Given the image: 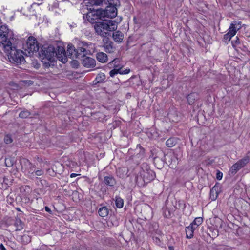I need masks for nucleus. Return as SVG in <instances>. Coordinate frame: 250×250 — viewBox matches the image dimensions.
Instances as JSON below:
<instances>
[{"instance_id": "33", "label": "nucleus", "mask_w": 250, "mask_h": 250, "mask_svg": "<svg viewBox=\"0 0 250 250\" xmlns=\"http://www.w3.org/2000/svg\"><path fill=\"white\" fill-rule=\"evenodd\" d=\"M120 61L119 59L116 58V59H114L113 61H112L111 62H110V63H109V64L110 65H113L114 68H115V66L116 65H119L123 66V65L120 63Z\"/></svg>"}, {"instance_id": "10", "label": "nucleus", "mask_w": 250, "mask_h": 250, "mask_svg": "<svg viewBox=\"0 0 250 250\" xmlns=\"http://www.w3.org/2000/svg\"><path fill=\"white\" fill-rule=\"evenodd\" d=\"M241 22L236 21L232 22L228 29V33L232 37L235 36L237 31L241 28Z\"/></svg>"}, {"instance_id": "21", "label": "nucleus", "mask_w": 250, "mask_h": 250, "mask_svg": "<svg viewBox=\"0 0 250 250\" xmlns=\"http://www.w3.org/2000/svg\"><path fill=\"white\" fill-rule=\"evenodd\" d=\"M109 209L106 207H102L98 210V214L102 217H104L108 215Z\"/></svg>"}, {"instance_id": "44", "label": "nucleus", "mask_w": 250, "mask_h": 250, "mask_svg": "<svg viewBox=\"0 0 250 250\" xmlns=\"http://www.w3.org/2000/svg\"><path fill=\"white\" fill-rule=\"evenodd\" d=\"M22 238L23 239H24V238L26 239L27 242H28V241L30 242L31 241L30 238L28 236L23 235L22 236Z\"/></svg>"}, {"instance_id": "43", "label": "nucleus", "mask_w": 250, "mask_h": 250, "mask_svg": "<svg viewBox=\"0 0 250 250\" xmlns=\"http://www.w3.org/2000/svg\"><path fill=\"white\" fill-rule=\"evenodd\" d=\"M44 209L46 212H47L49 213H51L52 212L50 208L48 207H47V206L45 207Z\"/></svg>"}, {"instance_id": "29", "label": "nucleus", "mask_w": 250, "mask_h": 250, "mask_svg": "<svg viewBox=\"0 0 250 250\" xmlns=\"http://www.w3.org/2000/svg\"><path fill=\"white\" fill-rule=\"evenodd\" d=\"M135 181L138 184L142 185L144 183V177L141 171L136 176Z\"/></svg>"}, {"instance_id": "3", "label": "nucleus", "mask_w": 250, "mask_h": 250, "mask_svg": "<svg viewBox=\"0 0 250 250\" xmlns=\"http://www.w3.org/2000/svg\"><path fill=\"white\" fill-rule=\"evenodd\" d=\"M13 41V40L8 41L7 44L5 45L4 51L9 54V58L13 62L17 63H22L24 61V58L22 54V51L16 49L15 44L12 42Z\"/></svg>"}, {"instance_id": "12", "label": "nucleus", "mask_w": 250, "mask_h": 250, "mask_svg": "<svg viewBox=\"0 0 250 250\" xmlns=\"http://www.w3.org/2000/svg\"><path fill=\"white\" fill-rule=\"evenodd\" d=\"M144 177V183H147L150 181L153 180L155 178V173L152 171H144V170H141Z\"/></svg>"}, {"instance_id": "11", "label": "nucleus", "mask_w": 250, "mask_h": 250, "mask_svg": "<svg viewBox=\"0 0 250 250\" xmlns=\"http://www.w3.org/2000/svg\"><path fill=\"white\" fill-rule=\"evenodd\" d=\"M82 64L87 68H93L96 65L95 60L89 57H84L82 59Z\"/></svg>"}, {"instance_id": "36", "label": "nucleus", "mask_w": 250, "mask_h": 250, "mask_svg": "<svg viewBox=\"0 0 250 250\" xmlns=\"http://www.w3.org/2000/svg\"><path fill=\"white\" fill-rule=\"evenodd\" d=\"M90 3L93 5H100L103 2V0H89Z\"/></svg>"}, {"instance_id": "17", "label": "nucleus", "mask_w": 250, "mask_h": 250, "mask_svg": "<svg viewBox=\"0 0 250 250\" xmlns=\"http://www.w3.org/2000/svg\"><path fill=\"white\" fill-rule=\"evenodd\" d=\"M112 37L115 42H121L124 38V34L121 31H117L113 33Z\"/></svg>"}, {"instance_id": "30", "label": "nucleus", "mask_w": 250, "mask_h": 250, "mask_svg": "<svg viewBox=\"0 0 250 250\" xmlns=\"http://www.w3.org/2000/svg\"><path fill=\"white\" fill-rule=\"evenodd\" d=\"M176 144V140L174 138H170L166 142V145L168 147H172L174 146Z\"/></svg>"}, {"instance_id": "7", "label": "nucleus", "mask_w": 250, "mask_h": 250, "mask_svg": "<svg viewBox=\"0 0 250 250\" xmlns=\"http://www.w3.org/2000/svg\"><path fill=\"white\" fill-rule=\"evenodd\" d=\"M13 32L10 31L6 25L0 27V45H3L4 49L8 40H13Z\"/></svg>"}, {"instance_id": "49", "label": "nucleus", "mask_w": 250, "mask_h": 250, "mask_svg": "<svg viewBox=\"0 0 250 250\" xmlns=\"http://www.w3.org/2000/svg\"><path fill=\"white\" fill-rule=\"evenodd\" d=\"M91 14V13H88V14H87V15H86V17H90V16L89 15V14Z\"/></svg>"}, {"instance_id": "41", "label": "nucleus", "mask_w": 250, "mask_h": 250, "mask_svg": "<svg viewBox=\"0 0 250 250\" xmlns=\"http://www.w3.org/2000/svg\"><path fill=\"white\" fill-rule=\"evenodd\" d=\"M231 43L233 46L234 45V44H237L240 43V41L239 38L237 37L236 40H233L231 41Z\"/></svg>"}, {"instance_id": "23", "label": "nucleus", "mask_w": 250, "mask_h": 250, "mask_svg": "<svg viewBox=\"0 0 250 250\" xmlns=\"http://www.w3.org/2000/svg\"><path fill=\"white\" fill-rule=\"evenodd\" d=\"M250 158L248 156H246L242 159L237 161V163L241 167V168L244 167L249 162Z\"/></svg>"}, {"instance_id": "28", "label": "nucleus", "mask_w": 250, "mask_h": 250, "mask_svg": "<svg viewBox=\"0 0 250 250\" xmlns=\"http://www.w3.org/2000/svg\"><path fill=\"white\" fill-rule=\"evenodd\" d=\"M115 204L116 206L119 208H123L124 205L123 199H122L120 197L116 196L115 197Z\"/></svg>"}, {"instance_id": "24", "label": "nucleus", "mask_w": 250, "mask_h": 250, "mask_svg": "<svg viewBox=\"0 0 250 250\" xmlns=\"http://www.w3.org/2000/svg\"><path fill=\"white\" fill-rule=\"evenodd\" d=\"M203 219L202 217H196L190 224L196 229L199 226L202 224Z\"/></svg>"}, {"instance_id": "9", "label": "nucleus", "mask_w": 250, "mask_h": 250, "mask_svg": "<svg viewBox=\"0 0 250 250\" xmlns=\"http://www.w3.org/2000/svg\"><path fill=\"white\" fill-rule=\"evenodd\" d=\"M57 58L58 60L63 63H65L67 61V57L66 55V52L64 48L61 46H57L55 48V58Z\"/></svg>"}, {"instance_id": "13", "label": "nucleus", "mask_w": 250, "mask_h": 250, "mask_svg": "<svg viewBox=\"0 0 250 250\" xmlns=\"http://www.w3.org/2000/svg\"><path fill=\"white\" fill-rule=\"evenodd\" d=\"M103 41L104 42V50L107 53L113 52L115 48L113 47V42L109 41V39L107 37L104 38Z\"/></svg>"}, {"instance_id": "40", "label": "nucleus", "mask_w": 250, "mask_h": 250, "mask_svg": "<svg viewBox=\"0 0 250 250\" xmlns=\"http://www.w3.org/2000/svg\"><path fill=\"white\" fill-rule=\"evenodd\" d=\"M42 62L43 63L45 67H49L50 66V62L48 61V62H46L45 60H42Z\"/></svg>"}, {"instance_id": "42", "label": "nucleus", "mask_w": 250, "mask_h": 250, "mask_svg": "<svg viewBox=\"0 0 250 250\" xmlns=\"http://www.w3.org/2000/svg\"><path fill=\"white\" fill-rule=\"evenodd\" d=\"M223 174L220 172H217L216 174V178L218 180H220L222 178Z\"/></svg>"}, {"instance_id": "15", "label": "nucleus", "mask_w": 250, "mask_h": 250, "mask_svg": "<svg viewBox=\"0 0 250 250\" xmlns=\"http://www.w3.org/2000/svg\"><path fill=\"white\" fill-rule=\"evenodd\" d=\"M104 183L108 186L113 187L116 184V181L112 176H105L104 180Z\"/></svg>"}, {"instance_id": "47", "label": "nucleus", "mask_w": 250, "mask_h": 250, "mask_svg": "<svg viewBox=\"0 0 250 250\" xmlns=\"http://www.w3.org/2000/svg\"><path fill=\"white\" fill-rule=\"evenodd\" d=\"M77 176V174H76V173H71V174H70V177H71V178L75 177H76Z\"/></svg>"}, {"instance_id": "39", "label": "nucleus", "mask_w": 250, "mask_h": 250, "mask_svg": "<svg viewBox=\"0 0 250 250\" xmlns=\"http://www.w3.org/2000/svg\"><path fill=\"white\" fill-rule=\"evenodd\" d=\"M122 68H120L119 74L121 75L127 74L130 72L129 68H126L125 70H122Z\"/></svg>"}, {"instance_id": "2", "label": "nucleus", "mask_w": 250, "mask_h": 250, "mask_svg": "<svg viewBox=\"0 0 250 250\" xmlns=\"http://www.w3.org/2000/svg\"><path fill=\"white\" fill-rule=\"evenodd\" d=\"M88 45V43L84 42H81L77 48L72 44H69L66 52L67 56L72 59H80L84 58L88 52L86 49Z\"/></svg>"}, {"instance_id": "8", "label": "nucleus", "mask_w": 250, "mask_h": 250, "mask_svg": "<svg viewBox=\"0 0 250 250\" xmlns=\"http://www.w3.org/2000/svg\"><path fill=\"white\" fill-rule=\"evenodd\" d=\"M39 44L36 39L33 36H30L26 42L25 50L28 51L29 53H33L39 51Z\"/></svg>"}, {"instance_id": "38", "label": "nucleus", "mask_w": 250, "mask_h": 250, "mask_svg": "<svg viewBox=\"0 0 250 250\" xmlns=\"http://www.w3.org/2000/svg\"><path fill=\"white\" fill-rule=\"evenodd\" d=\"M43 173H44V172L42 169H38V170H36L35 169V171H34V178L36 176H41V175H43Z\"/></svg>"}, {"instance_id": "22", "label": "nucleus", "mask_w": 250, "mask_h": 250, "mask_svg": "<svg viewBox=\"0 0 250 250\" xmlns=\"http://www.w3.org/2000/svg\"><path fill=\"white\" fill-rule=\"evenodd\" d=\"M136 151L138 152L136 157L139 159H142L145 154V149L141 147L140 144L137 145Z\"/></svg>"}, {"instance_id": "32", "label": "nucleus", "mask_w": 250, "mask_h": 250, "mask_svg": "<svg viewBox=\"0 0 250 250\" xmlns=\"http://www.w3.org/2000/svg\"><path fill=\"white\" fill-rule=\"evenodd\" d=\"M31 115V113L27 110L21 111L19 114V117L21 118H26Z\"/></svg>"}, {"instance_id": "16", "label": "nucleus", "mask_w": 250, "mask_h": 250, "mask_svg": "<svg viewBox=\"0 0 250 250\" xmlns=\"http://www.w3.org/2000/svg\"><path fill=\"white\" fill-rule=\"evenodd\" d=\"M196 229L191 224L185 228L186 237L188 239L192 238L193 237V233Z\"/></svg>"}, {"instance_id": "25", "label": "nucleus", "mask_w": 250, "mask_h": 250, "mask_svg": "<svg viewBox=\"0 0 250 250\" xmlns=\"http://www.w3.org/2000/svg\"><path fill=\"white\" fill-rule=\"evenodd\" d=\"M106 79L105 74L103 73H100L95 78L96 83H101L104 82Z\"/></svg>"}, {"instance_id": "31", "label": "nucleus", "mask_w": 250, "mask_h": 250, "mask_svg": "<svg viewBox=\"0 0 250 250\" xmlns=\"http://www.w3.org/2000/svg\"><path fill=\"white\" fill-rule=\"evenodd\" d=\"M15 226L16 227V231L21 230L23 228V223L20 219H16Z\"/></svg>"}, {"instance_id": "46", "label": "nucleus", "mask_w": 250, "mask_h": 250, "mask_svg": "<svg viewBox=\"0 0 250 250\" xmlns=\"http://www.w3.org/2000/svg\"><path fill=\"white\" fill-rule=\"evenodd\" d=\"M7 161H8V159H5V165H6V166L7 167H10V166H12V165H13V164H12V163H11V164H9V165H8V164H7Z\"/></svg>"}, {"instance_id": "4", "label": "nucleus", "mask_w": 250, "mask_h": 250, "mask_svg": "<svg viewBox=\"0 0 250 250\" xmlns=\"http://www.w3.org/2000/svg\"><path fill=\"white\" fill-rule=\"evenodd\" d=\"M42 60H46L50 62L55 61V48L52 45H44L39 53Z\"/></svg>"}, {"instance_id": "14", "label": "nucleus", "mask_w": 250, "mask_h": 250, "mask_svg": "<svg viewBox=\"0 0 250 250\" xmlns=\"http://www.w3.org/2000/svg\"><path fill=\"white\" fill-rule=\"evenodd\" d=\"M199 99V95L197 93H191L187 97V102L189 104H193Z\"/></svg>"}, {"instance_id": "37", "label": "nucleus", "mask_w": 250, "mask_h": 250, "mask_svg": "<svg viewBox=\"0 0 250 250\" xmlns=\"http://www.w3.org/2000/svg\"><path fill=\"white\" fill-rule=\"evenodd\" d=\"M233 37L228 32L224 35L223 41L225 42H229Z\"/></svg>"}, {"instance_id": "19", "label": "nucleus", "mask_w": 250, "mask_h": 250, "mask_svg": "<svg viewBox=\"0 0 250 250\" xmlns=\"http://www.w3.org/2000/svg\"><path fill=\"white\" fill-rule=\"evenodd\" d=\"M97 60L102 63L106 62L108 60L107 55L104 52H98L96 54Z\"/></svg>"}, {"instance_id": "45", "label": "nucleus", "mask_w": 250, "mask_h": 250, "mask_svg": "<svg viewBox=\"0 0 250 250\" xmlns=\"http://www.w3.org/2000/svg\"><path fill=\"white\" fill-rule=\"evenodd\" d=\"M0 250H7L4 245L2 244H1L0 245Z\"/></svg>"}, {"instance_id": "34", "label": "nucleus", "mask_w": 250, "mask_h": 250, "mask_svg": "<svg viewBox=\"0 0 250 250\" xmlns=\"http://www.w3.org/2000/svg\"><path fill=\"white\" fill-rule=\"evenodd\" d=\"M106 1L108 4V6H114L117 7L120 3L119 0H106Z\"/></svg>"}, {"instance_id": "26", "label": "nucleus", "mask_w": 250, "mask_h": 250, "mask_svg": "<svg viewBox=\"0 0 250 250\" xmlns=\"http://www.w3.org/2000/svg\"><path fill=\"white\" fill-rule=\"evenodd\" d=\"M120 68H123V66H120L119 65H116L115 66V68L113 69L109 72L110 76L111 77H114L115 75L117 74H119Z\"/></svg>"}, {"instance_id": "20", "label": "nucleus", "mask_w": 250, "mask_h": 250, "mask_svg": "<svg viewBox=\"0 0 250 250\" xmlns=\"http://www.w3.org/2000/svg\"><path fill=\"white\" fill-rule=\"evenodd\" d=\"M219 187L215 185L210 189V198L212 200H215L219 194Z\"/></svg>"}, {"instance_id": "18", "label": "nucleus", "mask_w": 250, "mask_h": 250, "mask_svg": "<svg viewBox=\"0 0 250 250\" xmlns=\"http://www.w3.org/2000/svg\"><path fill=\"white\" fill-rule=\"evenodd\" d=\"M128 170L125 167H122L118 168L117 170L118 176L121 178H125L127 177V173Z\"/></svg>"}, {"instance_id": "27", "label": "nucleus", "mask_w": 250, "mask_h": 250, "mask_svg": "<svg viewBox=\"0 0 250 250\" xmlns=\"http://www.w3.org/2000/svg\"><path fill=\"white\" fill-rule=\"evenodd\" d=\"M241 168H242L241 167L238 165L237 162H236V163L233 164L232 166L231 167L230 172H231V174H235Z\"/></svg>"}, {"instance_id": "1", "label": "nucleus", "mask_w": 250, "mask_h": 250, "mask_svg": "<svg viewBox=\"0 0 250 250\" xmlns=\"http://www.w3.org/2000/svg\"><path fill=\"white\" fill-rule=\"evenodd\" d=\"M96 22L93 25L95 32L104 38L110 36V32L115 31L117 28V23L115 21Z\"/></svg>"}, {"instance_id": "48", "label": "nucleus", "mask_w": 250, "mask_h": 250, "mask_svg": "<svg viewBox=\"0 0 250 250\" xmlns=\"http://www.w3.org/2000/svg\"><path fill=\"white\" fill-rule=\"evenodd\" d=\"M168 249L169 250H174V248L172 246H169L168 247Z\"/></svg>"}, {"instance_id": "35", "label": "nucleus", "mask_w": 250, "mask_h": 250, "mask_svg": "<svg viewBox=\"0 0 250 250\" xmlns=\"http://www.w3.org/2000/svg\"><path fill=\"white\" fill-rule=\"evenodd\" d=\"M4 142L6 144H11L13 142V139L10 135H6L4 137Z\"/></svg>"}, {"instance_id": "5", "label": "nucleus", "mask_w": 250, "mask_h": 250, "mask_svg": "<svg viewBox=\"0 0 250 250\" xmlns=\"http://www.w3.org/2000/svg\"><path fill=\"white\" fill-rule=\"evenodd\" d=\"M20 164L22 171L30 178H34V171L36 168L35 165L26 158L21 159Z\"/></svg>"}, {"instance_id": "6", "label": "nucleus", "mask_w": 250, "mask_h": 250, "mask_svg": "<svg viewBox=\"0 0 250 250\" xmlns=\"http://www.w3.org/2000/svg\"><path fill=\"white\" fill-rule=\"evenodd\" d=\"M96 14L100 19H103L105 17L113 18L117 15V7L107 6L105 10H97L96 11Z\"/></svg>"}]
</instances>
